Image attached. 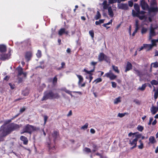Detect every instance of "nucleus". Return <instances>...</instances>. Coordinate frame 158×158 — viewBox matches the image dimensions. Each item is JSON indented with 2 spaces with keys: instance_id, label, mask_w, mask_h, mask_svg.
<instances>
[{
  "instance_id": "obj_55",
  "label": "nucleus",
  "mask_w": 158,
  "mask_h": 158,
  "mask_svg": "<svg viewBox=\"0 0 158 158\" xmlns=\"http://www.w3.org/2000/svg\"><path fill=\"white\" fill-rule=\"evenodd\" d=\"M112 20H111L109 22H108L107 23L103 24V26L104 27H106V25H109L110 24L112 23Z\"/></svg>"
},
{
  "instance_id": "obj_6",
  "label": "nucleus",
  "mask_w": 158,
  "mask_h": 158,
  "mask_svg": "<svg viewBox=\"0 0 158 158\" xmlns=\"http://www.w3.org/2000/svg\"><path fill=\"white\" fill-rule=\"evenodd\" d=\"M16 70L18 71V77H20L21 75H23V77L26 78L27 76V73L23 72V68L20 66H19L16 68Z\"/></svg>"
},
{
  "instance_id": "obj_44",
  "label": "nucleus",
  "mask_w": 158,
  "mask_h": 158,
  "mask_svg": "<svg viewBox=\"0 0 158 158\" xmlns=\"http://www.w3.org/2000/svg\"><path fill=\"white\" fill-rule=\"evenodd\" d=\"M36 56L38 57H40L41 56V52L40 50H38L37 53H36Z\"/></svg>"
},
{
  "instance_id": "obj_16",
  "label": "nucleus",
  "mask_w": 158,
  "mask_h": 158,
  "mask_svg": "<svg viewBox=\"0 0 158 158\" xmlns=\"http://www.w3.org/2000/svg\"><path fill=\"white\" fill-rule=\"evenodd\" d=\"M32 54L31 52H27L26 53L25 57L26 60L28 61H29L31 57Z\"/></svg>"
},
{
  "instance_id": "obj_30",
  "label": "nucleus",
  "mask_w": 158,
  "mask_h": 158,
  "mask_svg": "<svg viewBox=\"0 0 158 158\" xmlns=\"http://www.w3.org/2000/svg\"><path fill=\"white\" fill-rule=\"evenodd\" d=\"M134 8L135 9L137 12H139L140 10L139 7V6L137 4L135 3L134 5Z\"/></svg>"
},
{
  "instance_id": "obj_61",
  "label": "nucleus",
  "mask_w": 158,
  "mask_h": 158,
  "mask_svg": "<svg viewBox=\"0 0 158 158\" xmlns=\"http://www.w3.org/2000/svg\"><path fill=\"white\" fill-rule=\"evenodd\" d=\"M90 132L91 133L94 134L95 133V131L94 129L91 128L90 130Z\"/></svg>"
},
{
  "instance_id": "obj_18",
  "label": "nucleus",
  "mask_w": 158,
  "mask_h": 158,
  "mask_svg": "<svg viewBox=\"0 0 158 158\" xmlns=\"http://www.w3.org/2000/svg\"><path fill=\"white\" fill-rule=\"evenodd\" d=\"M20 139L21 140L23 141V144H24L27 145V144L28 140L26 137L24 136H21L20 137Z\"/></svg>"
},
{
  "instance_id": "obj_43",
  "label": "nucleus",
  "mask_w": 158,
  "mask_h": 158,
  "mask_svg": "<svg viewBox=\"0 0 158 158\" xmlns=\"http://www.w3.org/2000/svg\"><path fill=\"white\" fill-rule=\"evenodd\" d=\"M89 33L90 35L91 36L92 38H93L94 37V32L93 30H90L89 31Z\"/></svg>"
},
{
  "instance_id": "obj_22",
  "label": "nucleus",
  "mask_w": 158,
  "mask_h": 158,
  "mask_svg": "<svg viewBox=\"0 0 158 158\" xmlns=\"http://www.w3.org/2000/svg\"><path fill=\"white\" fill-rule=\"evenodd\" d=\"M76 76L79 79V81L78 82V84L79 85H81V83L83 81V78L80 75L77 74H76Z\"/></svg>"
},
{
  "instance_id": "obj_60",
  "label": "nucleus",
  "mask_w": 158,
  "mask_h": 158,
  "mask_svg": "<svg viewBox=\"0 0 158 158\" xmlns=\"http://www.w3.org/2000/svg\"><path fill=\"white\" fill-rule=\"evenodd\" d=\"M9 85L10 86V88L12 89H13L14 88L15 85H12L11 83H9Z\"/></svg>"
},
{
  "instance_id": "obj_62",
  "label": "nucleus",
  "mask_w": 158,
  "mask_h": 158,
  "mask_svg": "<svg viewBox=\"0 0 158 158\" xmlns=\"http://www.w3.org/2000/svg\"><path fill=\"white\" fill-rule=\"evenodd\" d=\"M61 68L62 69L64 68V67L65 66V63L64 62H62L61 63Z\"/></svg>"
},
{
  "instance_id": "obj_3",
  "label": "nucleus",
  "mask_w": 158,
  "mask_h": 158,
  "mask_svg": "<svg viewBox=\"0 0 158 158\" xmlns=\"http://www.w3.org/2000/svg\"><path fill=\"white\" fill-rule=\"evenodd\" d=\"M98 59L99 61H105L107 63H110V60L109 56H106L103 53H100L98 55Z\"/></svg>"
},
{
  "instance_id": "obj_7",
  "label": "nucleus",
  "mask_w": 158,
  "mask_h": 158,
  "mask_svg": "<svg viewBox=\"0 0 158 158\" xmlns=\"http://www.w3.org/2000/svg\"><path fill=\"white\" fill-rule=\"evenodd\" d=\"M103 77H106L108 78H109L110 80H114L117 77V76L114 75L111 70H110L108 72L106 73L104 75Z\"/></svg>"
},
{
  "instance_id": "obj_19",
  "label": "nucleus",
  "mask_w": 158,
  "mask_h": 158,
  "mask_svg": "<svg viewBox=\"0 0 158 158\" xmlns=\"http://www.w3.org/2000/svg\"><path fill=\"white\" fill-rule=\"evenodd\" d=\"M108 15L111 17H113L114 16V14L113 11L112 9L111 6H109L108 9Z\"/></svg>"
},
{
  "instance_id": "obj_47",
  "label": "nucleus",
  "mask_w": 158,
  "mask_h": 158,
  "mask_svg": "<svg viewBox=\"0 0 158 158\" xmlns=\"http://www.w3.org/2000/svg\"><path fill=\"white\" fill-rule=\"evenodd\" d=\"M109 1V4H113L118 2V0H108Z\"/></svg>"
},
{
  "instance_id": "obj_35",
  "label": "nucleus",
  "mask_w": 158,
  "mask_h": 158,
  "mask_svg": "<svg viewBox=\"0 0 158 158\" xmlns=\"http://www.w3.org/2000/svg\"><path fill=\"white\" fill-rule=\"evenodd\" d=\"M151 42L152 43V44H151V45H152V47H153L154 46H156V43L157 42V39L156 40H151Z\"/></svg>"
},
{
  "instance_id": "obj_46",
  "label": "nucleus",
  "mask_w": 158,
  "mask_h": 158,
  "mask_svg": "<svg viewBox=\"0 0 158 158\" xmlns=\"http://www.w3.org/2000/svg\"><path fill=\"white\" fill-rule=\"evenodd\" d=\"M137 17H138L141 20H143L146 18L145 16L144 15L140 16L139 15Z\"/></svg>"
},
{
  "instance_id": "obj_11",
  "label": "nucleus",
  "mask_w": 158,
  "mask_h": 158,
  "mask_svg": "<svg viewBox=\"0 0 158 158\" xmlns=\"http://www.w3.org/2000/svg\"><path fill=\"white\" fill-rule=\"evenodd\" d=\"M118 8L124 10H127L128 9V5L127 4L120 3L118 4Z\"/></svg>"
},
{
  "instance_id": "obj_48",
  "label": "nucleus",
  "mask_w": 158,
  "mask_h": 158,
  "mask_svg": "<svg viewBox=\"0 0 158 158\" xmlns=\"http://www.w3.org/2000/svg\"><path fill=\"white\" fill-rule=\"evenodd\" d=\"M147 29L146 28H143L142 29L141 33L142 34L145 33L147 31Z\"/></svg>"
},
{
  "instance_id": "obj_50",
  "label": "nucleus",
  "mask_w": 158,
  "mask_h": 158,
  "mask_svg": "<svg viewBox=\"0 0 158 158\" xmlns=\"http://www.w3.org/2000/svg\"><path fill=\"white\" fill-rule=\"evenodd\" d=\"M84 150L85 152H86L88 153H89V152H91V151L90 149L88 148H85Z\"/></svg>"
},
{
  "instance_id": "obj_45",
  "label": "nucleus",
  "mask_w": 158,
  "mask_h": 158,
  "mask_svg": "<svg viewBox=\"0 0 158 158\" xmlns=\"http://www.w3.org/2000/svg\"><path fill=\"white\" fill-rule=\"evenodd\" d=\"M102 81V79L100 78H99L95 80L94 81V82H96V83H98L101 82Z\"/></svg>"
},
{
  "instance_id": "obj_64",
  "label": "nucleus",
  "mask_w": 158,
  "mask_h": 158,
  "mask_svg": "<svg viewBox=\"0 0 158 158\" xmlns=\"http://www.w3.org/2000/svg\"><path fill=\"white\" fill-rule=\"evenodd\" d=\"M25 110V108L24 107L20 109V113H22L24 112Z\"/></svg>"
},
{
  "instance_id": "obj_31",
  "label": "nucleus",
  "mask_w": 158,
  "mask_h": 158,
  "mask_svg": "<svg viewBox=\"0 0 158 158\" xmlns=\"http://www.w3.org/2000/svg\"><path fill=\"white\" fill-rule=\"evenodd\" d=\"M104 19H100L98 21H96L95 22V24L96 25H99L101 23H104Z\"/></svg>"
},
{
  "instance_id": "obj_36",
  "label": "nucleus",
  "mask_w": 158,
  "mask_h": 158,
  "mask_svg": "<svg viewBox=\"0 0 158 158\" xmlns=\"http://www.w3.org/2000/svg\"><path fill=\"white\" fill-rule=\"evenodd\" d=\"M88 125L89 124L88 123H85L84 126H83L81 127V129L84 130L86 129L88 127Z\"/></svg>"
},
{
  "instance_id": "obj_32",
  "label": "nucleus",
  "mask_w": 158,
  "mask_h": 158,
  "mask_svg": "<svg viewBox=\"0 0 158 158\" xmlns=\"http://www.w3.org/2000/svg\"><path fill=\"white\" fill-rule=\"evenodd\" d=\"M139 143H140V145L138 146V148L139 149H142L143 147V145L142 141L140 140L139 141Z\"/></svg>"
},
{
  "instance_id": "obj_40",
  "label": "nucleus",
  "mask_w": 158,
  "mask_h": 158,
  "mask_svg": "<svg viewBox=\"0 0 158 158\" xmlns=\"http://www.w3.org/2000/svg\"><path fill=\"white\" fill-rule=\"evenodd\" d=\"M151 83L152 85H156L158 84V81L154 80L152 81Z\"/></svg>"
},
{
  "instance_id": "obj_52",
  "label": "nucleus",
  "mask_w": 158,
  "mask_h": 158,
  "mask_svg": "<svg viewBox=\"0 0 158 158\" xmlns=\"http://www.w3.org/2000/svg\"><path fill=\"white\" fill-rule=\"evenodd\" d=\"M111 84H112V86L113 87L115 88L116 87L117 84L115 82H112Z\"/></svg>"
},
{
  "instance_id": "obj_33",
  "label": "nucleus",
  "mask_w": 158,
  "mask_h": 158,
  "mask_svg": "<svg viewBox=\"0 0 158 158\" xmlns=\"http://www.w3.org/2000/svg\"><path fill=\"white\" fill-rule=\"evenodd\" d=\"M65 28H62L60 29L59 31L58 34L60 35H61L64 32Z\"/></svg>"
},
{
  "instance_id": "obj_63",
  "label": "nucleus",
  "mask_w": 158,
  "mask_h": 158,
  "mask_svg": "<svg viewBox=\"0 0 158 158\" xmlns=\"http://www.w3.org/2000/svg\"><path fill=\"white\" fill-rule=\"evenodd\" d=\"M135 134V133H133L132 132H130L129 133L128 135L129 137L131 136L132 135H134Z\"/></svg>"
},
{
  "instance_id": "obj_24",
  "label": "nucleus",
  "mask_w": 158,
  "mask_h": 158,
  "mask_svg": "<svg viewBox=\"0 0 158 158\" xmlns=\"http://www.w3.org/2000/svg\"><path fill=\"white\" fill-rule=\"evenodd\" d=\"M6 50V47L5 45L3 44L0 45V51L5 52Z\"/></svg>"
},
{
  "instance_id": "obj_54",
  "label": "nucleus",
  "mask_w": 158,
  "mask_h": 158,
  "mask_svg": "<svg viewBox=\"0 0 158 158\" xmlns=\"http://www.w3.org/2000/svg\"><path fill=\"white\" fill-rule=\"evenodd\" d=\"M135 29H137L138 30L139 29V25L138 23V22L137 21H136L135 23Z\"/></svg>"
},
{
  "instance_id": "obj_2",
  "label": "nucleus",
  "mask_w": 158,
  "mask_h": 158,
  "mask_svg": "<svg viewBox=\"0 0 158 158\" xmlns=\"http://www.w3.org/2000/svg\"><path fill=\"white\" fill-rule=\"evenodd\" d=\"M60 97V95L57 93H54L52 91H47L44 93L42 100L44 101L48 99H58Z\"/></svg>"
},
{
  "instance_id": "obj_25",
  "label": "nucleus",
  "mask_w": 158,
  "mask_h": 158,
  "mask_svg": "<svg viewBox=\"0 0 158 158\" xmlns=\"http://www.w3.org/2000/svg\"><path fill=\"white\" fill-rule=\"evenodd\" d=\"M154 89L153 91H155V93L154 94V99L156 100L158 98V89L157 90H156L155 87L153 86Z\"/></svg>"
},
{
  "instance_id": "obj_29",
  "label": "nucleus",
  "mask_w": 158,
  "mask_h": 158,
  "mask_svg": "<svg viewBox=\"0 0 158 158\" xmlns=\"http://www.w3.org/2000/svg\"><path fill=\"white\" fill-rule=\"evenodd\" d=\"M101 18V15L99 11H97V14L95 16L94 18L96 20H98Z\"/></svg>"
},
{
  "instance_id": "obj_17",
  "label": "nucleus",
  "mask_w": 158,
  "mask_h": 158,
  "mask_svg": "<svg viewBox=\"0 0 158 158\" xmlns=\"http://www.w3.org/2000/svg\"><path fill=\"white\" fill-rule=\"evenodd\" d=\"M102 5L103 7V9L104 10L108 9L109 6V4H107V2L106 0H105L103 1L102 3Z\"/></svg>"
},
{
  "instance_id": "obj_15",
  "label": "nucleus",
  "mask_w": 158,
  "mask_h": 158,
  "mask_svg": "<svg viewBox=\"0 0 158 158\" xmlns=\"http://www.w3.org/2000/svg\"><path fill=\"white\" fill-rule=\"evenodd\" d=\"M132 67V65L128 61L127 63V65L126 67V69L125 70V72H127V71L130 70L131 69Z\"/></svg>"
},
{
  "instance_id": "obj_59",
  "label": "nucleus",
  "mask_w": 158,
  "mask_h": 158,
  "mask_svg": "<svg viewBox=\"0 0 158 158\" xmlns=\"http://www.w3.org/2000/svg\"><path fill=\"white\" fill-rule=\"evenodd\" d=\"M138 30L137 29H135V31H134V32L132 34V36H135V33L137 32Z\"/></svg>"
},
{
  "instance_id": "obj_58",
  "label": "nucleus",
  "mask_w": 158,
  "mask_h": 158,
  "mask_svg": "<svg viewBox=\"0 0 158 158\" xmlns=\"http://www.w3.org/2000/svg\"><path fill=\"white\" fill-rule=\"evenodd\" d=\"M134 102H135V103L139 105L140 104V102L139 101L137 100H135L134 101Z\"/></svg>"
},
{
  "instance_id": "obj_13",
  "label": "nucleus",
  "mask_w": 158,
  "mask_h": 158,
  "mask_svg": "<svg viewBox=\"0 0 158 158\" xmlns=\"http://www.w3.org/2000/svg\"><path fill=\"white\" fill-rule=\"evenodd\" d=\"M148 14L150 15L151 12H156L157 10V8L156 7H151L150 8L148 7Z\"/></svg>"
},
{
  "instance_id": "obj_42",
  "label": "nucleus",
  "mask_w": 158,
  "mask_h": 158,
  "mask_svg": "<svg viewBox=\"0 0 158 158\" xmlns=\"http://www.w3.org/2000/svg\"><path fill=\"white\" fill-rule=\"evenodd\" d=\"M156 4V0H152L151 2V4L152 6H155Z\"/></svg>"
},
{
  "instance_id": "obj_14",
  "label": "nucleus",
  "mask_w": 158,
  "mask_h": 158,
  "mask_svg": "<svg viewBox=\"0 0 158 158\" xmlns=\"http://www.w3.org/2000/svg\"><path fill=\"white\" fill-rule=\"evenodd\" d=\"M59 136V134L57 131H53V133L52 135V136L53 138V140L54 142H55L56 139Z\"/></svg>"
},
{
  "instance_id": "obj_1",
  "label": "nucleus",
  "mask_w": 158,
  "mask_h": 158,
  "mask_svg": "<svg viewBox=\"0 0 158 158\" xmlns=\"http://www.w3.org/2000/svg\"><path fill=\"white\" fill-rule=\"evenodd\" d=\"M19 128V125L12 123L6 126L4 124L0 128V141L3 140V138L10 134L12 131Z\"/></svg>"
},
{
  "instance_id": "obj_41",
  "label": "nucleus",
  "mask_w": 158,
  "mask_h": 158,
  "mask_svg": "<svg viewBox=\"0 0 158 158\" xmlns=\"http://www.w3.org/2000/svg\"><path fill=\"white\" fill-rule=\"evenodd\" d=\"M151 66H153L154 68H156L158 67V62H156L155 63H152Z\"/></svg>"
},
{
  "instance_id": "obj_20",
  "label": "nucleus",
  "mask_w": 158,
  "mask_h": 158,
  "mask_svg": "<svg viewBox=\"0 0 158 158\" xmlns=\"http://www.w3.org/2000/svg\"><path fill=\"white\" fill-rule=\"evenodd\" d=\"M143 45L144 48L147 49L148 50H149L152 48V45L151 44H144Z\"/></svg>"
},
{
  "instance_id": "obj_12",
  "label": "nucleus",
  "mask_w": 158,
  "mask_h": 158,
  "mask_svg": "<svg viewBox=\"0 0 158 158\" xmlns=\"http://www.w3.org/2000/svg\"><path fill=\"white\" fill-rule=\"evenodd\" d=\"M150 111L152 114H155L158 111V106L155 107L152 106L150 108Z\"/></svg>"
},
{
  "instance_id": "obj_28",
  "label": "nucleus",
  "mask_w": 158,
  "mask_h": 158,
  "mask_svg": "<svg viewBox=\"0 0 158 158\" xmlns=\"http://www.w3.org/2000/svg\"><path fill=\"white\" fill-rule=\"evenodd\" d=\"M149 141L150 143H154L156 142L155 138L154 136H151L149 138Z\"/></svg>"
},
{
  "instance_id": "obj_4",
  "label": "nucleus",
  "mask_w": 158,
  "mask_h": 158,
  "mask_svg": "<svg viewBox=\"0 0 158 158\" xmlns=\"http://www.w3.org/2000/svg\"><path fill=\"white\" fill-rule=\"evenodd\" d=\"M133 138L134 139H131L129 140V144L132 147L131 148V149H132L137 146V142L138 140L139 137L136 135L135 136H133Z\"/></svg>"
},
{
  "instance_id": "obj_57",
  "label": "nucleus",
  "mask_w": 158,
  "mask_h": 158,
  "mask_svg": "<svg viewBox=\"0 0 158 158\" xmlns=\"http://www.w3.org/2000/svg\"><path fill=\"white\" fill-rule=\"evenodd\" d=\"M97 62H95L92 61L91 63V65L94 66V67H95V65H96L97 64Z\"/></svg>"
},
{
  "instance_id": "obj_5",
  "label": "nucleus",
  "mask_w": 158,
  "mask_h": 158,
  "mask_svg": "<svg viewBox=\"0 0 158 158\" xmlns=\"http://www.w3.org/2000/svg\"><path fill=\"white\" fill-rule=\"evenodd\" d=\"M35 130L34 127L29 124L27 125L23 128L24 131L21 133V134H23L24 132H28L31 133L33 131Z\"/></svg>"
},
{
  "instance_id": "obj_38",
  "label": "nucleus",
  "mask_w": 158,
  "mask_h": 158,
  "mask_svg": "<svg viewBox=\"0 0 158 158\" xmlns=\"http://www.w3.org/2000/svg\"><path fill=\"white\" fill-rule=\"evenodd\" d=\"M139 12H135L133 10H132V14L133 16L134 17H137L139 15Z\"/></svg>"
},
{
  "instance_id": "obj_21",
  "label": "nucleus",
  "mask_w": 158,
  "mask_h": 158,
  "mask_svg": "<svg viewBox=\"0 0 158 158\" xmlns=\"http://www.w3.org/2000/svg\"><path fill=\"white\" fill-rule=\"evenodd\" d=\"M134 70L135 71L134 73L137 75L138 76H139L140 77H141L142 76V72L139 70H138L136 69H134Z\"/></svg>"
},
{
  "instance_id": "obj_27",
  "label": "nucleus",
  "mask_w": 158,
  "mask_h": 158,
  "mask_svg": "<svg viewBox=\"0 0 158 158\" xmlns=\"http://www.w3.org/2000/svg\"><path fill=\"white\" fill-rule=\"evenodd\" d=\"M121 98V97H119L118 98H117L114 99V103L115 104H118V103L121 102L120 99Z\"/></svg>"
},
{
  "instance_id": "obj_10",
  "label": "nucleus",
  "mask_w": 158,
  "mask_h": 158,
  "mask_svg": "<svg viewBox=\"0 0 158 158\" xmlns=\"http://www.w3.org/2000/svg\"><path fill=\"white\" fill-rule=\"evenodd\" d=\"M10 52L6 54H2L0 56V59L2 60L8 59L10 58Z\"/></svg>"
},
{
  "instance_id": "obj_56",
  "label": "nucleus",
  "mask_w": 158,
  "mask_h": 158,
  "mask_svg": "<svg viewBox=\"0 0 158 158\" xmlns=\"http://www.w3.org/2000/svg\"><path fill=\"white\" fill-rule=\"evenodd\" d=\"M129 6L130 7H132L133 5V2L131 1H129L128 2Z\"/></svg>"
},
{
  "instance_id": "obj_39",
  "label": "nucleus",
  "mask_w": 158,
  "mask_h": 158,
  "mask_svg": "<svg viewBox=\"0 0 158 158\" xmlns=\"http://www.w3.org/2000/svg\"><path fill=\"white\" fill-rule=\"evenodd\" d=\"M137 129L139 131H142L143 130V127L141 126L138 125L137 127Z\"/></svg>"
},
{
  "instance_id": "obj_51",
  "label": "nucleus",
  "mask_w": 158,
  "mask_h": 158,
  "mask_svg": "<svg viewBox=\"0 0 158 158\" xmlns=\"http://www.w3.org/2000/svg\"><path fill=\"white\" fill-rule=\"evenodd\" d=\"M125 113L123 114L119 113L118 115V116L122 118L125 115Z\"/></svg>"
},
{
  "instance_id": "obj_37",
  "label": "nucleus",
  "mask_w": 158,
  "mask_h": 158,
  "mask_svg": "<svg viewBox=\"0 0 158 158\" xmlns=\"http://www.w3.org/2000/svg\"><path fill=\"white\" fill-rule=\"evenodd\" d=\"M146 86V84H143L141 87H139V89L142 91H143L145 89Z\"/></svg>"
},
{
  "instance_id": "obj_8",
  "label": "nucleus",
  "mask_w": 158,
  "mask_h": 158,
  "mask_svg": "<svg viewBox=\"0 0 158 158\" xmlns=\"http://www.w3.org/2000/svg\"><path fill=\"white\" fill-rule=\"evenodd\" d=\"M155 28L151 27L150 29V32L149 33V40H150L152 39V37L156 35L157 34L155 31Z\"/></svg>"
},
{
  "instance_id": "obj_53",
  "label": "nucleus",
  "mask_w": 158,
  "mask_h": 158,
  "mask_svg": "<svg viewBox=\"0 0 158 158\" xmlns=\"http://www.w3.org/2000/svg\"><path fill=\"white\" fill-rule=\"evenodd\" d=\"M48 118V117L46 115L44 116V124H45L46 123L47 120Z\"/></svg>"
},
{
  "instance_id": "obj_9",
  "label": "nucleus",
  "mask_w": 158,
  "mask_h": 158,
  "mask_svg": "<svg viewBox=\"0 0 158 158\" xmlns=\"http://www.w3.org/2000/svg\"><path fill=\"white\" fill-rule=\"evenodd\" d=\"M140 5L142 9L143 10H147L149 7L148 4L145 2V0H140Z\"/></svg>"
},
{
  "instance_id": "obj_49",
  "label": "nucleus",
  "mask_w": 158,
  "mask_h": 158,
  "mask_svg": "<svg viewBox=\"0 0 158 158\" xmlns=\"http://www.w3.org/2000/svg\"><path fill=\"white\" fill-rule=\"evenodd\" d=\"M29 93L28 90L25 91L23 92V94L24 96H26L28 95Z\"/></svg>"
},
{
  "instance_id": "obj_26",
  "label": "nucleus",
  "mask_w": 158,
  "mask_h": 158,
  "mask_svg": "<svg viewBox=\"0 0 158 158\" xmlns=\"http://www.w3.org/2000/svg\"><path fill=\"white\" fill-rule=\"evenodd\" d=\"M94 67L93 68V69L91 70L90 71H88L85 69H84L83 70V71L86 73H87V74H88L90 75H92V73L94 72Z\"/></svg>"
},
{
  "instance_id": "obj_23",
  "label": "nucleus",
  "mask_w": 158,
  "mask_h": 158,
  "mask_svg": "<svg viewBox=\"0 0 158 158\" xmlns=\"http://www.w3.org/2000/svg\"><path fill=\"white\" fill-rule=\"evenodd\" d=\"M57 78L56 76L54 77L53 79L51 78L49 79V81H52V83L54 85H55L56 84L57 82Z\"/></svg>"
},
{
  "instance_id": "obj_34",
  "label": "nucleus",
  "mask_w": 158,
  "mask_h": 158,
  "mask_svg": "<svg viewBox=\"0 0 158 158\" xmlns=\"http://www.w3.org/2000/svg\"><path fill=\"white\" fill-rule=\"evenodd\" d=\"M112 68L114 70V71L116 73H119V70L118 69V68L117 66H115L114 65H113L112 66Z\"/></svg>"
}]
</instances>
